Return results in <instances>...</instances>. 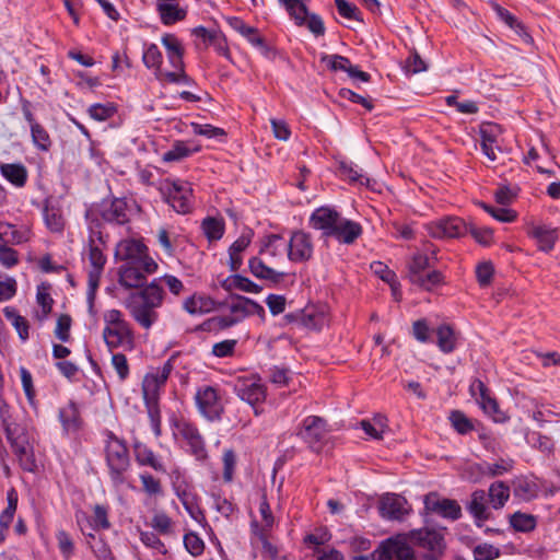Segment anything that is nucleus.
<instances>
[{
    "label": "nucleus",
    "instance_id": "1",
    "mask_svg": "<svg viewBox=\"0 0 560 560\" xmlns=\"http://www.w3.org/2000/svg\"><path fill=\"white\" fill-rule=\"evenodd\" d=\"M0 418L5 436L18 458L20 467L24 471L35 472L37 470V460L34 453L35 433L33 429L19 422L7 406L0 408Z\"/></svg>",
    "mask_w": 560,
    "mask_h": 560
},
{
    "label": "nucleus",
    "instance_id": "2",
    "mask_svg": "<svg viewBox=\"0 0 560 560\" xmlns=\"http://www.w3.org/2000/svg\"><path fill=\"white\" fill-rule=\"evenodd\" d=\"M164 290L158 280H153L143 289L130 293L125 302L133 320L143 329H150L159 319L158 308L163 304Z\"/></svg>",
    "mask_w": 560,
    "mask_h": 560
},
{
    "label": "nucleus",
    "instance_id": "3",
    "mask_svg": "<svg viewBox=\"0 0 560 560\" xmlns=\"http://www.w3.org/2000/svg\"><path fill=\"white\" fill-rule=\"evenodd\" d=\"M104 458L108 477L114 487H121L128 480L131 458L127 442L113 431L104 432Z\"/></svg>",
    "mask_w": 560,
    "mask_h": 560
},
{
    "label": "nucleus",
    "instance_id": "4",
    "mask_svg": "<svg viewBox=\"0 0 560 560\" xmlns=\"http://www.w3.org/2000/svg\"><path fill=\"white\" fill-rule=\"evenodd\" d=\"M85 219L92 235L101 240L104 223L124 225L130 221L128 203L125 198L104 199L86 210Z\"/></svg>",
    "mask_w": 560,
    "mask_h": 560
},
{
    "label": "nucleus",
    "instance_id": "5",
    "mask_svg": "<svg viewBox=\"0 0 560 560\" xmlns=\"http://www.w3.org/2000/svg\"><path fill=\"white\" fill-rule=\"evenodd\" d=\"M172 488L183 504L189 516L203 528L209 524L205 511L200 506V498L195 491L194 486L185 478L179 469H174L171 474Z\"/></svg>",
    "mask_w": 560,
    "mask_h": 560
},
{
    "label": "nucleus",
    "instance_id": "6",
    "mask_svg": "<svg viewBox=\"0 0 560 560\" xmlns=\"http://www.w3.org/2000/svg\"><path fill=\"white\" fill-rule=\"evenodd\" d=\"M117 259L124 264H141L147 273H154L158 270L156 261L148 254V247L137 240H124L118 243L115 252Z\"/></svg>",
    "mask_w": 560,
    "mask_h": 560
},
{
    "label": "nucleus",
    "instance_id": "7",
    "mask_svg": "<svg viewBox=\"0 0 560 560\" xmlns=\"http://www.w3.org/2000/svg\"><path fill=\"white\" fill-rule=\"evenodd\" d=\"M161 191L167 203L178 213H189L192 209V188L189 183L180 179H165Z\"/></svg>",
    "mask_w": 560,
    "mask_h": 560
},
{
    "label": "nucleus",
    "instance_id": "8",
    "mask_svg": "<svg viewBox=\"0 0 560 560\" xmlns=\"http://www.w3.org/2000/svg\"><path fill=\"white\" fill-rule=\"evenodd\" d=\"M278 1L285 8L298 26H306L317 37L325 34L326 28L323 19L318 14L308 12L305 0Z\"/></svg>",
    "mask_w": 560,
    "mask_h": 560
},
{
    "label": "nucleus",
    "instance_id": "9",
    "mask_svg": "<svg viewBox=\"0 0 560 560\" xmlns=\"http://www.w3.org/2000/svg\"><path fill=\"white\" fill-rule=\"evenodd\" d=\"M327 421L318 416H307L301 423L296 435L300 436L313 452H320L328 433Z\"/></svg>",
    "mask_w": 560,
    "mask_h": 560
},
{
    "label": "nucleus",
    "instance_id": "10",
    "mask_svg": "<svg viewBox=\"0 0 560 560\" xmlns=\"http://www.w3.org/2000/svg\"><path fill=\"white\" fill-rule=\"evenodd\" d=\"M433 238H457L468 232V224L459 217H444L425 224Z\"/></svg>",
    "mask_w": 560,
    "mask_h": 560
},
{
    "label": "nucleus",
    "instance_id": "11",
    "mask_svg": "<svg viewBox=\"0 0 560 560\" xmlns=\"http://www.w3.org/2000/svg\"><path fill=\"white\" fill-rule=\"evenodd\" d=\"M196 404L199 412L210 421L220 420L224 411L218 389L213 386H202L197 389Z\"/></svg>",
    "mask_w": 560,
    "mask_h": 560
},
{
    "label": "nucleus",
    "instance_id": "12",
    "mask_svg": "<svg viewBox=\"0 0 560 560\" xmlns=\"http://www.w3.org/2000/svg\"><path fill=\"white\" fill-rule=\"evenodd\" d=\"M234 392L238 398L254 407L256 416L260 413L256 405L266 399V387L259 378L238 377L234 383Z\"/></svg>",
    "mask_w": 560,
    "mask_h": 560
},
{
    "label": "nucleus",
    "instance_id": "13",
    "mask_svg": "<svg viewBox=\"0 0 560 560\" xmlns=\"http://www.w3.org/2000/svg\"><path fill=\"white\" fill-rule=\"evenodd\" d=\"M176 354H173L161 368L148 373L142 381L143 399H158L161 388L165 385L172 371L174 370V360Z\"/></svg>",
    "mask_w": 560,
    "mask_h": 560
},
{
    "label": "nucleus",
    "instance_id": "14",
    "mask_svg": "<svg viewBox=\"0 0 560 560\" xmlns=\"http://www.w3.org/2000/svg\"><path fill=\"white\" fill-rule=\"evenodd\" d=\"M178 435L186 442L188 452L197 459L205 460L208 457L206 443L198 428L185 420L180 419L175 423Z\"/></svg>",
    "mask_w": 560,
    "mask_h": 560
},
{
    "label": "nucleus",
    "instance_id": "15",
    "mask_svg": "<svg viewBox=\"0 0 560 560\" xmlns=\"http://www.w3.org/2000/svg\"><path fill=\"white\" fill-rule=\"evenodd\" d=\"M469 393L476 399L483 412L490 416L495 422H502L505 420V416L500 410L497 399L490 395L489 388L481 380L475 378L470 383Z\"/></svg>",
    "mask_w": 560,
    "mask_h": 560
},
{
    "label": "nucleus",
    "instance_id": "16",
    "mask_svg": "<svg viewBox=\"0 0 560 560\" xmlns=\"http://www.w3.org/2000/svg\"><path fill=\"white\" fill-rule=\"evenodd\" d=\"M313 242L311 234L296 230L287 242L288 258L292 262H305L313 256Z\"/></svg>",
    "mask_w": 560,
    "mask_h": 560
},
{
    "label": "nucleus",
    "instance_id": "17",
    "mask_svg": "<svg viewBox=\"0 0 560 560\" xmlns=\"http://www.w3.org/2000/svg\"><path fill=\"white\" fill-rule=\"evenodd\" d=\"M103 338L109 350L117 348L132 350L135 347L133 330L128 322L119 326H105Z\"/></svg>",
    "mask_w": 560,
    "mask_h": 560
},
{
    "label": "nucleus",
    "instance_id": "18",
    "mask_svg": "<svg viewBox=\"0 0 560 560\" xmlns=\"http://www.w3.org/2000/svg\"><path fill=\"white\" fill-rule=\"evenodd\" d=\"M229 311L236 324L252 315H257L261 320L266 317L265 308L260 304L243 295H232Z\"/></svg>",
    "mask_w": 560,
    "mask_h": 560
},
{
    "label": "nucleus",
    "instance_id": "19",
    "mask_svg": "<svg viewBox=\"0 0 560 560\" xmlns=\"http://www.w3.org/2000/svg\"><path fill=\"white\" fill-rule=\"evenodd\" d=\"M424 508L428 512L435 513L452 521H456L462 516V508L457 501L440 499L436 493L425 495Z\"/></svg>",
    "mask_w": 560,
    "mask_h": 560
},
{
    "label": "nucleus",
    "instance_id": "20",
    "mask_svg": "<svg viewBox=\"0 0 560 560\" xmlns=\"http://www.w3.org/2000/svg\"><path fill=\"white\" fill-rule=\"evenodd\" d=\"M341 214L330 207H319L310 217V225L315 230L323 231V235L330 237Z\"/></svg>",
    "mask_w": 560,
    "mask_h": 560
},
{
    "label": "nucleus",
    "instance_id": "21",
    "mask_svg": "<svg viewBox=\"0 0 560 560\" xmlns=\"http://www.w3.org/2000/svg\"><path fill=\"white\" fill-rule=\"evenodd\" d=\"M119 284L125 289H143L147 284V273L141 264H122L119 267Z\"/></svg>",
    "mask_w": 560,
    "mask_h": 560
},
{
    "label": "nucleus",
    "instance_id": "22",
    "mask_svg": "<svg viewBox=\"0 0 560 560\" xmlns=\"http://www.w3.org/2000/svg\"><path fill=\"white\" fill-rule=\"evenodd\" d=\"M381 515L388 520H401L408 514L407 501L398 494H387L380 501Z\"/></svg>",
    "mask_w": 560,
    "mask_h": 560
},
{
    "label": "nucleus",
    "instance_id": "23",
    "mask_svg": "<svg viewBox=\"0 0 560 560\" xmlns=\"http://www.w3.org/2000/svg\"><path fill=\"white\" fill-rule=\"evenodd\" d=\"M362 234L360 223L340 217L337 225L332 230L330 237L336 238L342 244H353Z\"/></svg>",
    "mask_w": 560,
    "mask_h": 560
},
{
    "label": "nucleus",
    "instance_id": "24",
    "mask_svg": "<svg viewBox=\"0 0 560 560\" xmlns=\"http://www.w3.org/2000/svg\"><path fill=\"white\" fill-rule=\"evenodd\" d=\"M248 268L254 277L260 280L269 281L272 284L282 282L287 276L285 272L277 271L267 266L260 255L254 256L248 260Z\"/></svg>",
    "mask_w": 560,
    "mask_h": 560
},
{
    "label": "nucleus",
    "instance_id": "25",
    "mask_svg": "<svg viewBox=\"0 0 560 560\" xmlns=\"http://www.w3.org/2000/svg\"><path fill=\"white\" fill-rule=\"evenodd\" d=\"M107 238L108 235L103 234V237L100 240L92 235V230H89V261L91 269L104 270L107 258L103 250L106 247Z\"/></svg>",
    "mask_w": 560,
    "mask_h": 560
},
{
    "label": "nucleus",
    "instance_id": "26",
    "mask_svg": "<svg viewBox=\"0 0 560 560\" xmlns=\"http://www.w3.org/2000/svg\"><path fill=\"white\" fill-rule=\"evenodd\" d=\"M132 447L136 462L139 466H148L158 472H166L165 466L149 446L137 441L133 443Z\"/></svg>",
    "mask_w": 560,
    "mask_h": 560
},
{
    "label": "nucleus",
    "instance_id": "27",
    "mask_svg": "<svg viewBox=\"0 0 560 560\" xmlns=\"http://www.w3.org/2000/svg\"><path fill=\"white\" fill-rule=\"evenodd\" d=\"M528 235L535 238L538 248L546 253L553 249L558 240L557 230L547 225H533L528 231Z\"/></svg>",
    "mask_w": 560,
    "mask_h": 560
},
{
    "label": "nucleus",
    "instance_id": "28",
    "mask_svg": "<svg viewBox=\"0 0 560 560\" xmlns=\"http://www.w3.org/2000/svg\"><path fill=\"white\" fill-rule=\"evenodd\" d=\"M413 538L419 546L427 549L429 552H438L439 555L443 553L444 539L436 530L420 529L413 534Z\"/></svg>",
    "mask_w": 560,
    "mask_h": 560
},
{
    "label": "nucleus",
    "instance_id": "29",
    "mask_svg": "<svg viewBox=\"0 0 560 560\" xmlns=\"http://www.w3.org/2000/svg\"><path fill=\"white\" fill-rule=\"evenodd\" d=\"M436 345L439 349L445 353H452L458 342V334L454 330V328L448 324L440 325L436 330Z\"/></svg>",
    "mask_w": 560,
    "mask_h": 560
},
{
    "label": "nucleus",
    "instance_id": "30",
    "mask_svg": "<svg viewBox=\"0 0 560 560\" xmlns=\"http://www.w3.org/2000/svg\"><path fill=\"white\" fill-rule=\"evenodd\" d=\"M512 486L514 497L525 502L537 498L539 493L538 485L527 477H516L512 481Z\"/></svg>",
    "mask_w": 560,
    "mask_h": 560
},
{
    "label": "nucleus",
    "instance_id": "31",
    "mask_svg": "<svg viewBox=\"0 0 560 560\" xmlns=\"http://www.w3.org/2000/svg\"><path fill=\"white\" fill-rule=\"evenodd\" d=\"M156 11L164 25L175 24L176 22L183 21L187 15L186 9L180 8L178 4L164 1L156 2Z\"/></svg>",
    "mask_w": 560,
    "mask_h": 560
},
{
    "label": "nucleus",
    "instance_id": "32",
    "mask_svg": "<svg viewBox=\"0 0 560 560\" xmlns=\"http://www.w3.org/2000/svg\"><path fill=\"white\" fill-rule=\"evenodd\" d=\"M487 493L485 490H476L471 493L470 501L467 505L468 512L475 517L478 525L480 522L487 521L490 516L486 506Z\"/></svg>",
    "mask_w": 560,
    "mask_h": 560
},
{
    "label": "nucleus",
    "instance_id": "33",
    "mask_svg": "<svg viewBox=\"0 0 560 560\" xmlns=\"http://www.w3.org/2000/svg\"><path fill=\"white\" fill-rule=\"evenodd\" d=\"M183 307L187 313L196 315L215 310L217 303L210 296L194 294L184 301Z\"/></svg>",
    "mask_w": 560,
    "mask_h": 560
},
{
    "label": "nucleus",
    "instance_id": "34",
    "mask_svg": "<svg viewBox=\"0 0 560 560\" xmlns=\"http://www.w3.org/2000/svg\"><path fill=\"white\" fill-rule=\"evenodd\" d=\"M59 420L66 431H77L81 425L80 411L77 404L70 400L59 409Z\"/></svg>",
    "mask_w": 560,
    "mask_h": 560
},
{
    "label": "nucleus",
    "instance_id": "35",
    "mask_svg": "<svg viewBox=\"0 0 560 560\" xmlns=\"http://www.w3.org/2000/svg\"><path fill=\"white\" fill-rule=\"evenodd\" d=\"M143 63L149 69H154L158 80L163 81L165 70L162 69L163 55L155 44H149L142 55Z\"/></svg>",
    "mask_w": 560,
    "mask_h": 560
},
{
    "label": "nucleus",
    "instance_id": "36",
    "mask_svg": "<svg viewBox=\"0 0 560 560\" xmlns=\"http://www.w3.org/2000/svg\"><path fill=\"white\" fill-rule=\"evenodd\" d=\"M2 176L16 187L25 186L27 182V170L21 163H4L0 165Z\"/></svg>",
    "mask_w": 560,
    "mask_h": 560
},
{
    "label": "nucleus",
    "instance_id": "37",
    "mask_svg": "<svg viewBox=\"0 0 560 560\" xmlns=\"http://www.w3.org/2000/svg\"><path fill=\"white\" fill-rule=\"evenodd\" d=\"M284 250H287V241L280 234H269L261 240L259 255L279 257Z\"/></svg>",
    "mask_w": 560,
    "mask_h": 560
},
{
    "label": "nucleus",
    "instance_id": "38",
    "mask_svg": "<svg viewBox=\"0 0 560 560\" xmlns=\"http://www.w3.org/2000/svg\"><path fill=\"white\" fill-rule=\"evenodd\" d=\"M1 243L19 245L28 241V230L18 229L10 223H0Z\"/></svg>",
    "mask_w": 560,
    "mask_h": 560
},
{
    "label": "nucleus",
    "instance_id": "39",
    "mask_svg": "<svg viewBox=\"0 0 560 560\" xmlns=\"http://www.w3.org/2000/svg\"><path fill=\"white\" fill-rule=\"evenodd\" d=\"M44 221L49 231L54 233H61L65 229V218L59 207L52 205H45L43 210Z\"/></svg>",
    "mask_w": 560,
    "mask_h": 560
},
{
    "label": "nucleus",
    "instance_id": "40",
    "mask_svg": "<svg viewBox=\"0 0 560 560\" xmlns=\"http://www.w3.org/2000/svg\"><path fill=\"white\" fill-rule=\"evenodd\" d=\"M514 466V460L510 458H500L497 463L478 464L477 469L479 472L487 477H498L511 471Z\"/></svg>",
    "mask_w": 560,
    "mask_h": 560
},
{
    "label": "nucleus",
    "instance_id": "41",
    "mask_svg": "<svg viewBox=\"0 0 560 560\" xmlns=\"http://www.w3.org/2000/svg\"><path fill=\"white\" fill-rule=\"evenodd\" d=\"M3 314L8 320L11 322L12 326L19 334L22 341H26L30 337V324L27 319L21 316L14 307L7 306L3 310Z\"/></svg>",
    "mask_w": 560,
    "mask_h": 560
},
{
    "label": "nucleus",
    "instance_id": "42",
    "mask_svg": "<svg viewBox=\"0 0 560 560\" xmlns=\"http://www.w3.org/2000/svg\"><path fill=\"white\" fill-rule=\"evenodd\" d=\"M488 497L493 509H501L510 498V488L503 481H495L490 485Z\"/></svg>",
    "mask_w": 560,
    "mask_h": 560
},
{
    "label": "nucleus",
    "instance_id": "43",
    "mask_svg": "<svg viewBox=\"0 0 560 560\" xmlns=\"http://www.w3.org/2000/svg\"><path fill=\"white\" fill-rule=\"evenodd\" d=\"M339 174L342 178L349 180L350 184H359L365 186H369L370 184V178L363 175L358 166L352 162H340Z\"/></svg>",
    "mask_w": 560,
    "mask_h": 560
},
{
    "label": "nucleus",
    "instance_id": "44",
    "mask_svg": "<svg viewBox=\"0 0 560 560\" xmlns=\"http://www.w3.org/2000/svg\"><path fill=\"white\" fill-rule=\"evenodd\" d=\"M201 229L210 242L219 241L224 233V221L222 219L207 217L201 222Z\"/></svg>",
    "mask_w": 560,
    "mask_h": 560
},
{
    "label": "nucleus",
    "instance_id": "45",
    "mask_svg": "<svg viewBox=\"0 0 560 560\" xmlns=\"http://www.w3.org/2000/svg\"><path fill=\"white\" fill-rule=\"evenodd\" d=\"M150 525L160 535L171 536L174 534L175 522L163 511L152 516Z\"/></svg>",
    "mask_w": 560,
    "mask_h": 560
},
{
    "label": "nucleus",
    "instance_id": "46",
    "mask_svg": "<svg viewBox=\"0 0 560 560\" xmlns=\"http://www.w3.org/2000/svg\"><path fill=\"white\" fill-rule=\"evenodd\" d=\"M30 131L34 147L42 152H48L52 141L47 129L39 122L32 127Z\"/></svg>",
    "mask_w": 560,
    "mask_h": 560
},
{
    "label": "nucleus",
    "instance_id": "47",
    "mask_svg": "<svg viewBox=\"0 0 560 560\" xmlns=\"http://www.w3.org/2000/svg\"><path fill=\"white\" fill-rule=\"evenodd\" d=\"M228 289H237L248 293H260L262 287L253 282L249 278L242 275H232L226 279Z\"/></svg>",
    "mask_w": 560,
    "mask_h": 560
},
{
    "label": "nucleus",
    "instance_id": "48",
    "mask_svg": "<svg viewBox=\"0 0 560 560\" xmlns=\"http://www.w3.org/2000/svg\"><path fill=\"white\" fill-rule=\"evenodd\" d=\"M88 544L97 560H115L108 544L102 537L89 534Z\"/></svg>",
    "mask_w": 560,
    "mask_h": 560
},
{
    "label": "nucleus",
    "instance_id": "49",
    "mask_svg": "<svg viewBox=\"0 0 560 560\" xmlns=\"http://www.w3.org/2000/svg\"><path fill=\"white\" fill-rule=\"evenodd\" d=\"M246 40L254 47L258 48L259 51L268 57L271 52V47L267 44L266 39L260 35L258 28L247 25L244 32L241 34Z\"/></svg>",
    "mask_w": 560,
    "mask_h": 560
},
{
    "label": "nucleus",
    "instance_id": "50",
    "mask_svg": "<svg viewBox=\"0 0 560 560\" xmlns=\"http://www.w3.org/2000/svg\"><path fill=\"white\" fill-rule=\"evenodd\" d=\"M444 277L441 271L432 270L429 272H424L423 275L416 277L411 283L420 287L423 290L431 291L434 288L439 287L443 283Z\"/></svg>",
    "mask_w": 560,
    "mask_h": 560
},
{
    "label": "nucleus",
    "instance_id": "51",
    "mask_svg": "<svg viewBox=\"0 0 560 560\" xmlns=\"http://www.w3.org/2000/svg\"><path fill=\"white\" fill-rule=\"evenodd\" d=\"M510 524L515 530L527 533L536 527V520L530 514L515 512L510 517Z\"/></svg>",
    "mask_w": 560,
    "mask_h": 560
},
{
    "label": "nucleus",
    "instance_id": "52",
    "mask_svg": "<svg viewBox=\"0 0 560 560\" xmlns=\"http://www.w3.org/2000/svg\"><path fill=\"white\" fill-rule=\"evenodd\" d=\"M184 547L186 551L192 557H200L205 551V541L195 532H188L183 538Z\"/></svg>",
    "mask_w": 560,
    "mask_h": 560
},
{
    "label": "nucleus",
    "instance_id": "53",
    "mask_svg": "<svg viewBox=\"0 0 560 560\" xmlns=\"http://www.w3.org/2000/svg\"><path fill=\"white\" fill-rule=\"evenodd\" d=\"M448 418L453 428L459 434H467L475 429L472 421L460 410H453Z\"/></svg>",
    "mask_w": 560,
    "mask_h": 560
},
{
    "label": "nucleus",
    "instance_id": "54",
    "mask_svg": "<svg viewBox=\"0 0 560 560\" xmlns=\"http://www.w3.org/2000/svg\"><path fill=\"white\" fill-rule=\"evenodd\" d=\"M148 416L151 422V428L155 436H160L161 430V411L158 399H144Z\"/></svg>",
    "mask_w": 560,
    "mask_h": 560
},
{
    "label": "nucleus",
    "instance_id": "55",
    "mask_svg": "<svg viewBox=\"0 0 560 560\" xmlns=\"http://www.w3.org/2000/svg\"><path fill=\"white\" fill-rule=\"evenodd\" d=\"M475 560H494L501 556V550L491 544H478L472 549Z\"/></svg>",
    "mask_w": 560,
    "mask_h": 560
},
{
    "label": "nucleus",
    "instance_id": "56",
    "mask_svg": "<svg viewBox=\"0 0 560 560\" xmlns=\"http://www.w3.org/2000/svg\"><path fill=\"white\" fill-rule=\"evenodd\" d=\"M89 115L91 118L97 121H105L114 116L116 113V107L108 103V104H93L88 109Z\"/></svg>",
    "mask_w": 560,
    "mask_h": 560
},
{
    "label": "nucleus",
    "instance_id": "57",
    "mask_svg": "<svg viewBox=\"0 0 560 560\" xmlns=\"http://www.w3.org/2000/svg\"><path fill=\"white\" fill-rule=\"evenodd\" d=\"M428 268H429V257L423 254L415 255L408 265L409 280L413 281L416 279V277L423 275Z\"/></svg>",
    "mask_w": 560,
    "mask_h": 560
},
{
    "label": "nucleus",
    "instance_id": "58",
    "mask_svg": "<svg viewBox=\"0 0 560 560\" xmlns=\"http://www.w3.org/2000/svg\"><path fill=\"white\" fill-rule=\"evenodd\" d=\"M71 325H72V318L70 315L68 314H61L58 319H57V324H56V328H55V337L60 340L61 342H68L70 341L71 339V334H70V329H71Z\"/></svg>",
    "mask_w": 560,
    "mask_h": 560
},
{
    "label": "nucleus",
    "instance_id": "59",
    "mask_svg": "<svg viewBox=\"0 0 560 560\" xmlns=\"http://www.w3.org/2000/svg\"><path fill=\"white\" fill-rule=\"evenodd\" d=\"M335 4L338 10V13L342 18L348 19V20L363 22L361 11L359 10V8L355 4L350 3L347 0H335Z\"/></svg>",
    "mask_w": 560,
    "mask_h": 560
},
{
    "label": "nucleus",
    "instance_id": "60",
    "mask_svg": "<svg viewBox=\"0 0 560 560\" xmlns=\"http://www.w3.org/2000/svg\"><path fill=\"white\" fill-rule=\"evenodd\" d=\"M320 61L326 63L331 71H345L348 73L351 62L347 57L340 55H323Z\"/></svg>",
    "mask_w": 560,
    "mask_h": 560
},
{
    "label": "nucleus",
    "instance_id": "61",
    "mask_svg": "<svg viewBox=\"0 0 560 560\" xmlns=\"http://www.w3.org/2000/svg\"><path fill=\"white\" fill-rule=\"evenodd\" d=\"M92 526L95 529H108L112 524L108 520V508L102 504H95L93 508Z\"/></svg>",
    "mask_w": 560,
    "mask_h": 560
},
{
    "label": "nucleus",
    "instance_id": "62",
    "mask_svg": "<svg viewBox=\"0 0 560 560\" xmlns=\"http://www.w3.org/2000/svg\"><path fill=\"white\" fill-rule=\"evenodd\" d=\"M140 481L142 483L143 491L152 497H159L163 494V488L161 481L154 476L145 472L140 475Z\"/></svg>",
    "mask_w": 560,
    "mask_h": 560
},
{
    "label": "nucleus",
    "instance_id": "63",
    "mask_svg": "<svg viewBox=\"0 0 560 560\" xmlns=\"http://www.w3.org/2000/svg\"><path fill=\"white\" fill-rule=\"evenodd\" d=\"M140 540L144 546L158 551L161 555L167 553V548L160 539L156 532H141Z\"/></svg>",
    "mask_w": 560,
    "mask_h": 560
},
{
    "label": "nucleus",
    "instance_id": "64",
    "mask_svg": "<svg viewBox=\"0 0 560 560\" xmlns=\"http://www.w3.org/2000/svg\"><path fill=\"white\" fill-rule=\"evenodd\" d=\"M500 133L501 127L494 122H482L479 127L482 143H497Z\"/></svg>",
    "mask_w": 560,
    "mask_h": 560
}]
</instances>
